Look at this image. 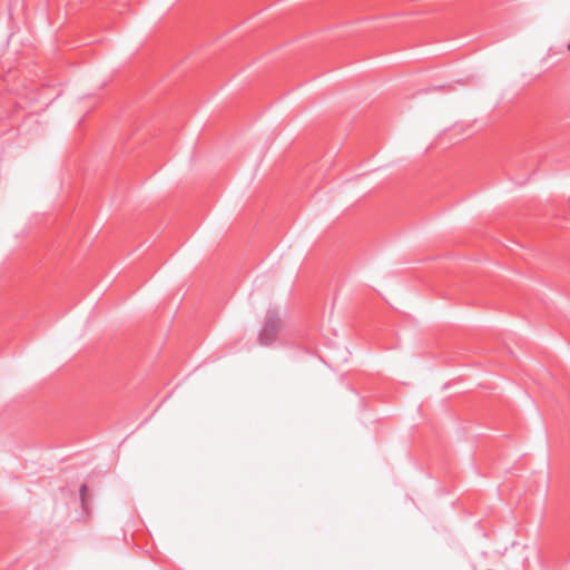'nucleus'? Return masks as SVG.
Returning <instances> with one entry per match:
<instances>
[{
  "label": "nucleus",
  "mask_w": 570,
  "mask_h": 570,
  "mask_svg": "<svg viewBox=\"0 0 570 570\" xmlns=\"http://www.w3.org/2000/svg\"><path fill=\"white\" fill-rule=\"evenodd\" d=\"M79 492H80V500H81L82 507L85 508V505H86V495H87V492H88L87 484H82L80 487Z\"/></svg>",
  "instance_id": "obj_2"
},
{
  "label": "nucleus",
  "mask_w": 570,
  "mask_h": 570,
  "mask_svg": "<svg viewBox=\"0 0 570 570\" xmlns=\"http://www.w3.org/2000/svg\"><path fill=\"white\" fill-rule=\"evenodd\" d=\"M568 50L570 51V43L568 45Z\"/></svg>",
  "instance_id": "obj_3"
},
{
  "label": "nucleus",
  "mask_w": 570,
  "mask_h": 570,
  "mask_svg": "<svg viewBox=\"0 0 570 570\" xmlns=\"http://www.w3.org/2000/svg\"><path fill=\"white\" fill-rule=\"evenodd\" d=\"M281 327V318L274 309H268L263 328L259 332L258 340L262 345L272 344L277 336Z\"/></svg>",
  "instance_id": "obj_1"
}]
</instances>
